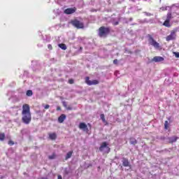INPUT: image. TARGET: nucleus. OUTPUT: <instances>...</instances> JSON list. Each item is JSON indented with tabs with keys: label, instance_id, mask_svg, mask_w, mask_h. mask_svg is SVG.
<instances>
[{
	"label": "nucleus",
	"instance_id": "obj_30",
	"mask_svg": "<svg viewBox=\"0 0 179 179\" xmlns=\"http://www.w3.org/2000/svg\"><path fill=\"white\" fill-rule=\"evenodd\" d=\"M174 55L176 58H179V52H174Z\"/></svg>",
	"mask_w": 179,
	"mask_h": 179
},
{
	"label": "nucleus",
	"instance_id": "obj_12",
	"mask_svg": "<svg viewBox=\"0 0 179 179\" xmlns=\"http://www.w3.org/2000/svg\"><path fill=\"white\" fill-rule=\"evenodd\" d=\"M122 163L124 167H129L130 166L129 161H128L127 158H123L122 160Z\"/></svg>",
	"mask_w": 179,
	"mask_h": 179
},
{
	"label": "nucleus",
	"instance_id": "obj_20",
	"mask_svg": "<svg viewBox=\"0 0 179 179\" xmlns=\"http://www.w3.org/2000/svg\"><path fill=\"white\" fill-rule=\"evenodd\" d=\"M72 153H73V151H69V152H67L66 155V160H68V159H71V157H72Z\"/></svg>",
	"mask_w": 179,
	"mask_h": 179
},
{
	"label": "nucleus",
	"instance_id": "obj_14",
	"mask_svg": "<svg viewBox=\"0 0 179 179\" xmlns=\"http://www.w3.org/2000/svg\"><path fill=\"white\" fill-rule=\"evenodd\" d=\"M178 9H179V3L172 5L171 7L170 8L171 12L172 10H177Z\"/></svg>",
	"mask_w": 179,
	"mask_h": 179
},
{
	"label": "nucleus",
	"instance_id": "obj_24",
	"mask_svg": "<svg viewBox=\"0 0 179 179\" xmlns=\"http://www.w3.org/2000/svg\"><path fill=\"white\" fill-rule=\"evenodd\" d=\"M27 96H28V97H31V96H33V91L29 90L27 91Z\"/></svg>",
	"mask_w": 179,
	"mask_h": 179
},
{
	"label": "nucleus",
	"instance_id": "obj_38",
	"mask_svg": "<svg viewBox=\"0 0 179 179\" xmlns=\"http://www.w3.org/2000/svg\"><path fill=\"white\" fill-rule=\"evenodd\" d=\"M148 22V21H146V20H144L143 22H142V23H146Z\"/></svg>",
	"mask_w": 179,
	"mask_h": 179
},
{
	"label": "nucleus",
	"instance_id": "obj_6",
	"mask_svg": "<svg viewBox=\"0 0 179 179\" xmlns=\"http://www.w3.org/2000/svg\"><path fill=\"white\" fill-rule=\"evenodd\" d=\"M22 114H30V106H29V104L25 103L22 106Z\"/></svg>",
	"mask_w": 179,
	"mask_h": 179
},
{
	"label": "nucleus",
	"instance_id": "obj_26",
	"mask_svg": "<svg viewBox=\"0 0 179 179\" xmlns=\"http://www.w3.org/2000/svg\"><path fill=\"white\" fill-rule=\"evenodd\" d=\"M164 128L165 129H169V121H165V123H164Z\"/></svg>",
	"mask_w": 179,
	"mask_h": 179
},
{
	"label": "nucleus",
	"instance_id": "obj_16",
	"mask_svg": "<svg viewBox=\"0 0 179 179\" xmlns=\"http://www.w3.org/2000/svg\"><path fill=\"white\" fill-rule=\"evenodd\" d=\"M49 138L52 141H55V139H57V134H55V133L49 134Z\"/></svg>",
	"mask_w": 179,
	"mask_h": 179
},
{
	"label": "nucleus",
	"instance_id": "obj_8",
	"mask_svg": "<svg viewBox=\"0 0 179 179\" xmlns=\"http://www.w3.org/2000/svg\"><path fill=\"white\" fill-rule=\"evenodd\" d=\"M76 12V8L73 7V8H69L67 9L64 10V13L66 15H72V13H75Z\"/></svg>",
	"mask_w": 179,
	"mask_h": 179
},
{
	"label": "nucleus",
	"instance_id": "obj_34",
	"mask_svg": "<svg viewBox=\"0 0 179 179\" xmlns=\"http://www.w3.org/2000/svg\"><path fill=\"white\" fill-rule=\"evenodd\" d=\"M115 76H118V75H120V71H115Z\"/></svg>",
	"mask_w": 179,
	"mask_h": 179
},
{
	"label": "nucleus",
	"instance_id": "obj_15",
	"mask_svg": "<svg viewBox=\"0 0 179 179\" xmlns=\"http://www.w3.org/2000/svg\"><path fill=\"white\" fill-rule=\"evenodd\" d=\"M66 118V116L64 114H62V115H60L58 118V122H60V124H62V122H64V121H65V119Z\"/></svg>",
	"mask_w": 179,
	"mask_h": 179
},
{
	"label": "nucleus",
	"instance_id": "obj_36",
	"mask_svg": "<svg viewBox=\"0 0 179 179\" xmlns=\"http://www.w3.org/2000/svg\"><path fill=\"white\" fill-rule=\"evenodd\" d=\"M8 145H13V141H9V142H8Z\"/></svg>",
	"mask_w": 179,
	"mask_h": 179
},
{
	"label": "nucleus",
	"instance_id": "obj_22",
	"mask_svg": "<svg viewBox=\"0 0 179 179\" xmlns=\"http://www.w3.org/2000/svg\"><path fill=\"white\" fill-rule=\"evenodd\" d=\"M111 22H112L113 24H114V26L118 25L119 22H118L117 18H115V19L112 20Z\"/></svg>",
	"mask_w": 179,
	"mask_h": 179
},
{
	"label": "nucleus",
	"instance_id": "obj_35",
	"mask_svg": "<svg viewBox=\"0 0 179 179\" xmlns=\"http://www.w3.org/2000/svg\"><path fill=\"white\" fill-rule=\"evenodd\" d=\"M69 83L72 85L73 83V80L71 79L69 80Z\"/></svg>",
	"mask_w": 179,
	"mask_h": 179
},
{
	"label": "nucleus",
	"instance_id": "obj_4",
	"mask_svg": "<svg viewBox=\"0 0 179 179\" xmlns=\"http://www.w3.org/2000/svg\"><path fill=\"white\" fill-rule=\"evenodd\" d=\"M148 42L150 44V45H152V47H154L155 48H160V44H159V43L156 42V41H155L153 37H152L150 36H149Z\"/></svg>",
	"mask_w": 179,
	"mask_h": 179
},
{
	"label": "nucleus",
	"instance_id": "obj_39",
	"mask_svg": "<svg viewBox=\"0 0 179 179\" xmlns=\"http://www.w3.org/2000/svg\"><path fill=\"white\" fill-rule=\"evenodd\" d=\"M57 110H61V108H60L59 106H58V107L57 108Z\"/></svg>",
	"mask_w": 179,
	"mask_h": 179
},
{
	"label": "nucleus",
	"instance_id": "obj_19",
	"mask_svg": "<svg viewBox=\"0 0 179 179\" xmlns=\"http://www.w3.org/2000/svg\"><path fill=\"white\" fill-rule=\"evenodd\" d=\"M171 19H173V16L171 15V11H169L168 13H167V15H166V20H171Z\"/></svg>",
	"mask_w": 179,
	"mask_h": 179
},
{
	"label": "nucleus",
	"instance_id": "obj_5",
	"mask_svg": "<svg viewBox=\"0 0 179 179\" xmlns=\"http://www.w3.org/2000/svg\"><path fill=\"white\" fill-rule=\"evenodd\" d=\"M71 24H73V26L77 29H83V24L78 20H73L71 22Z\"/></svg>",
	"mask_w": 179,
	"mask_h": 179
},
{
	"label": "nucleus",
	"instance_id": "obj_42",
	"mask_svg": "<svg viewBox=\"0 0 179 179\" xmlns=\"http://www.w3.org/2000/svg\"><path fill=\"white\" fill-rule=\"evenodd\" d=\"M145 1H149V0H145Z\"/></svg>",
	"mask_w": 179,
	"mask_h": 179
},
{
	"label": "nucleus",
	"instance_id": "obj_32",
	"mask_svg": "<svg viewBox=\"0 0 179 179\" xmlns=\"http://www.w3.org/2000/svg\"><path fill=\"white\" fill-rule=\"evenodd\" d=\"M44 108H45V110H48V108H50V105H45V106H44Z\"/></svg>",
	"mask_w": 179,
	"mask_h": 179
},
{
	"label": "nucleus",
	"instance_id": "obj_17",
	"mask_svg": "<svg viewBox=\"0 0 179 179\" xmlns=\"http://www.w3.org/2000/svg\"><path fill=\"white\" fill-rule=\"evenodd\" d=\"M163 26L165 27H171V24H170V21L169 20H166L163 23Z\"/></svg>",
	"mask_w": 179,
	"mask_h": 179
},
{
	"label": "nucleus",
	"instance_id": "obj_41",
	"mask_svg": "<svg viewBox=\"0 0 179 179\" xmlns=\"http://www.w3.org/2000/svg\"><path fill=\"white\" fill-rule=\"evenodd\" d=\"M64 107H66V104L65 103H63Z\"/></svg>",
	"mask_w": 179,
	"mask_h": 179
},
{
	"label": "nucleus",
	"instance_id": "obj_3",
	"mask_svg": "<svg viewBox=\"0 0 179 179\" xmlns=\"http://www.w3.org/2000/svg\"><path fill=\"white\" fill-rule=\"evenodd\" d=\"M31 121V113H22V122L24 124H30Z\"/></svg>",
	"mask_w": 179,
	"mask_h": 179
},
{
	"label": "nucleus",
	"instance_id": "obj_25",
	"mask_svg": "<svg viewBox=\"0 0 179 179\" xmlns=\"http://www.w3.org/2000/svg\"><path fill=\"white\" fill-rule=\"evenodd\" d=\"M5 140V134L0 133V141H4Z\"/></svg>",
	"mask_w": 179,
	"mask_h": 179
},
{
	"label": "nucleus",
	"instance_id": "obj_2",
	"mask_svg": "<svg viewBox=\"0 0 179 179\" xmlns=\"http://www.w3.org/2000/svg\"><path fill=\"white\" fill-rule=\"evenodd\" d=\"M99 150L103 153H110V147H108V143H107V142L102 143L99 147Z\"/></svg>",
	"mask_w": 179,
	"mask_h": 179
},
{
	"label": "nucleus",
	"instance_id": "obj_37",
	"mask_svg": "<svg viewBox=\"0 0 179 179\" xmlns=\"http://www.w3.org/2000/svg\"><path fill=\"white\" fill-rule=\"evenodd\" d=\"M58 179H62V176H61V175L58 176Z\"/></svg>",
	"mask_w": 179,
	"mask_h": 179
},
{
	"label": "nucleus",
	"instance_id": "obj_27",
	"mask_svg": "<svg viewBox=\"0 0 179 179\" xmlns=\"http://www.w3.org/2000/svg\"><path fill=\"white\" fill-rule=\"evenodd\" d=\"M170 6L162 7L161 10H168V9H170Z\"/></svg>",
	"mask_w": 179,
	"mask_h": 179
},
{
	"label": "nucleus",
	"instance_id": "obj_21",
	"mask_svg": "<svg viewBox=\"0 0 179 179\" xmlns=\"http://www.w3.org/2000/svg\"><path fill=\"white\" fill-rule=\"evenodd\" d=\"M58 47L59 48H61L62 50H66V45H65L64 43H59V45H58Z\"/></svg>",
	"mask_w": 179,
	"mask_h": 179
},
{
	"label": "nucleus",
	"instance_id": "obj_23",
	"mask_svg": "<svg viewBox=\"0 0 179 179\" xmlns=\"http://www.w3.org/2000/svg\"><path fill=\"white\" fill-rule=\"evenodd\" d=\"M130 143L131 145H136V143H138V141H136V139L135 138H130Z\"/></svg>",
	"mask_w": 179,
	"mask_h": 179
},
{
	"label": "nucleus",
	"instance_id": "obj_1",
	"mask_svg": "<svg viewBox=\"0 0 179 179\" xmlns=\"http://www.w3.org/2000/svg\"><path fill=\"white\" fill-rule=\"evenodd\" d=\"M110 33V29L104 27L99 28V37H107V35Z\"/></svg>",
	"mask_w": 179,
	"mask_h": 179
},
{
	"label": "nucleus",
	"instance_id": "obj_18",
	"mask_svg": "<svg viewBox=\"0 0 179 179\" xmlns=\"http://www.w3.org/2000/svg\"><path fill=\"white\" fill-rule=\"evenodd\" d=\"M100 118L102 120V122H103V124H105V125H107V121L106 120L104 114H101Z\"/></svg>",
	"mask_w": 179,
	"mask_h": 179
},
{
	"label": "nucleus",
	"instance_id": "obj_9",
	"mask_svg": "<svg viewBox=\"0 0 179 179\" xmlns=\"http://www.w3.org/2000/svg\"><path fill=\"white\" fill-rule=\"evenodd\" d=\"M152 62H161L163 63L164 62V57L160 56H155L152 59Z\"/></svg>",
	"mask_w": 179,
	"mask_h": 179
},
{
	"label": "nucleus",
	"instance_id": "obj_11",
	"mask_svg": "<svg viewBox=\"0 0 179 179\" xmlns=\"http://www.w3.org/2000/svg\"><path fill=\"white\" fill-rule=\"evenodd\" d=\"M176 38V32H171L170 35L166 37V41H171V40H174Z\"/></svg>",
	"mask_w": 179,
	"mask_h": 179
},
{
	"label": "nucleus",
	"instance_id": "obj_40",
	"mask_svg": "<svg viewBox=\"0 0 179 179\" xmlns=\"http://www.w3.org/2000/svg\"><path fill=\"white\" fill-rule=\"evenodd\" d=\"M36 64V62H32V65H34Z\"/></svg>",
	"mask_w": 179,
	"mask_h": 179
},
{
	"label": "nucleus",
	"instance_id": "obj_28",
	"mask_svg": "<svg viewBox=\"0 0 179 179\" xmlns=\"http://www.w3.org/2000/svg\"><path fill=\"white\" fill-rule=\"evenodd\" d=\"M144 14L145 15V16H148V17L153 16V14L148 12H144Z\"/></svg>",
	"mask_w": 179,
	"mask_h": 179
},
{
	"label": "nucleus",
	"instance_id": "obj_13",
	"mask_svg": "<svg viewBox=\"0 0 179 179\" xmlns=\"http://www.w3.org/2000/svg\"><path fill=\"white\" fill-rule=\"evenodd\" d=\"M177 139H178V137L176 136L169 138V141L170 143H174V142H177Z\"/></svg>",
	"mask_w": 179,
	"mask_h": 179
},
{
	"label": "nucleus",
	"instance_id": "obj_29",
	"mask_svg": "<svg viewBox=\"0 0 179 179\" xmlns=\"http://www.w3.org/2000/svg\"><path fill=\"white\" fill-rule=\"evenodd\" d=\"M49 159H50V160H52L53 159H55V154L50 155L49 156Z\"/></svg>",
	"mask_w": 179,
	"mask_h": 179
},
{
	"label": "nucleus",
	"instance_id": "obj_33",
	"mask_svg": "<svg viewBox=\"0 0 179 179\" xmlns=\"http://www.w3.org/2000/svg\"><path fill=\"white\" fill-rule=\"evenodd\" d=\"M48 48L49 50H52V45H51L50 44H49V45H48Z\"/></svg>",
	"mask_w": 179,
	"mask_h": 179
},
{
	"label": "nucleus",
	"instance_id": "obj_31",
	"mask_svg": "<svg viewBox=\"0 0 179 179\" xmlns=\"http://www.w3.org/2000/svg\"><path fill=\"white\" fill-rule=\"evenodd\" d=\"M113 64H115V65H117L118 64V60L117 59L113 60Z\"/></svg>",
	"mask_w": 179,
	"mask_h": 179
},
{
	"label": "nucleus",
	"instance_id": "obj_7",
	"mask_svg": "<svg viewBox=\"0 0 179 179\" xmlns=\"http://www.w3.org/2000/svg\"><path fill=\"white\" fill-rule=\"evenodd\" d=\"M85 82L89 86H92V85H99V81L97 80H90L89 77L85 78Z\"/></svg>",
	"mask_w": 179,
	"mask_h": 179
},
{
	"label": "nucleus",
	"instance_id": "obj_10",
	"mask_svg": "<svg viewBox=\"0 0 179 179\" xmlns=\"http://www.w3.org/2000/svg\"><path fill=\"white\" fill-rule=\"evenodd\" d=\"M79 128L80 129H82L83 131L86 132L89 131V129L87 128V125L83 122L80 123Z\"/></svg>",
	"mask_w": 179,
	"mask_h": 179
}]
</instances>
